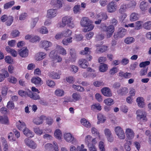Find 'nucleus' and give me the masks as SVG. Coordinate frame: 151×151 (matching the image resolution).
I'll return each instance as SVG.
<instances>
[{
	"label": "nucleus",
	"instance_id": "f257e3e1",
	"mask_svg": "<svg viewBox=\"0 0 151 151\" xmlns=\"http://www.w3.org/2000/svg\"><path fill=\"white\" fill-rule=\"evenodd\" d=\"M80 24L82 26L87 27L83 29V31L85 32L91 31L94 28L91 21L87 17H83L81 21Z\"/></svg>",
	"mask_w": 151,
	"mask_h": 151
},
{
	"label": "nucleus",
	"instance_id": "f03ea898",
	"mask_svg": "<svg viewBox=\"0 0 151 151\" xmlns=\"http://www.w3.org/2000/svg\"><path fill=\"white\" fill-rule=\"evenodd\" d=\"M72 20V18L70 16H66L63 17L62 19V23H60L59 27L63 28L67 24L70 28L74 27L75 25Z\"/></svg>",
	"mask_w": 151,
	"mask_h": 151
},
{
	"label": "nucleus",
	"instance_id": "7ed1b4c3",
	"mask_svg": "<svg viewBox=\"0 0 151 151\" xmlns=\"http://www.w3.org/2000/svg\"><path fill=\"white\" fill-rule=\"evenodd\" d=\"M127 30L123 28H119L117 32L114 33V38L116 40L119 38L123 37L126 33Z\"/></svg>",
	"mask_w": 151,
	"mask_h": 151
},
{
	"label": "nucleus",
	"instance_id": "20e7f679",
	"mask_svg": "<svg viewBox=\"0 0 151 151\" xmlns=\"http://www.w3.org/2000/svg\"><path fill=\"white\" fill-rule=\"evenodd\" d=\"M115 131L116 135L120 139H124L125 135L124 132L120 127H115Z\"/></svg>",
	"mask_w": 151,
	"mask_h": 151
},
{
	"label": "nucleus",
	"instance_id": "39448f33",
	"mask_svg": "<svg viewBox=\"0 0 151 151\" xmlns=\"http://www.w3.org/2000/svg\"><path fill=\"white\" fill-rule=\"evenodd\" d=\"M137 114V118L138 119L141 120L143 122H146L147 120V118L146 116V114L144 112L138 110L136 111Z\"/></svg>",
	"mask_w": 151,
	"mask_h": 151
},
{
	"label": "nucleus",
	"instance_id": "423d86ee",
	"mask_svg": "<svg viewBox=\"0 0 151 151\" xmlns=\"http://www.w3.org/2000/svg\"><path fill=\"white\" fill-rule=\"evenodd\" d=\"M64 137L65 139L68 142H72L73 144L76 143V139L70 133H65Z\"/></svg>",
	"mask_w": 151,
	"mask_h": 151
},
{
	"label": "nucleus",
	"instance_id": "0eeeda50",
	"mask_svg": "<svg viewBox=\"0 0 151 151\" xmlns=\"http://www.w3.org/2000/svg\"><path fill=\"white\" fill-rule=\"evenodd\" d=\"M53 147H52L53 145L50 143H47L45 146V147L47 150H51L53 151H58V149L57 144L56 143L54 142H53Z\"/></svg>",
	"mask_w": 151,
	"mask_h": 151
},
{
	"label": "nucleus",
	"instance_id": "6e6552de",
	"mask_svg": "<svg viewBox=\"0 0 151 151\" xmlns=\"http://www.w3.org/2000/svg\"><path fill=\"white\" fill-rule=\"evenodd\" d=\"M52 43L51 42L47 40L41 41L40 43V47L41 48H44L46 50L47 48L52 46Z\"/></svg>",
	"mask_w": 151,
	"mask_h": 151
},
{
	"label": "nucleus",
	"instance_id": "1a4fd4ad",
	"mask_svg": "<svg viewBox=\"0 0 151 151\" xmlns=\"http://www.w3.org/2000/svg\"><path fill=\"white\" fill-rule=\"evenodd\" d=\"M116 3L113 1L110 2L107 6V9L109 12H113L116 10Z\"/></svg>",
	"mask_w": 151,
	"mask_h": 151
},
{
	"label": "nucleus",
	"instance_id": "9d476101",
	"mask_svg": "<svg viewBox=\"0 0 151 151\" xmlns=\"http://www.w3.org/2000/svg\"><path fill=\"white\" fill-rule=\"evenodd\" d=\"M85 141L86 144L87 145L93 143L96 144L97 143L96 139L92 138L91 136L89 135L86 136Z\"/></svg>",
	"mask_w": 151,
	"mask_h": 151
},
{
	"label": "nucleus",
	"instance_id": "9b49d317",
	"mask_svg": "<svg viewBox=\"0 0 151 151\" xmlns=\"http://www.w3.org/2000/svg\"><path fill=\"white\" fill-rule=\"evenodd\" d=\"M114 31V27L113 25H110L107 26L106 32H107V38L110 37Z\"/></svg>",
	"mask_w": 151,
	"mask_h": 151
},
{
	"label": "nucleus",
	"instance_id": "f8f14e48",
	"mask_svg": "<svg viewBox=\"0 0 151 151\" xmlns=\"http://www.w3.org/2000/svg\"><path fill=\"white\" fill-rule=\"evenodd\" d=\"M102 93L104 96L110 97L112 96V93L110 88L108 87H104L101 89Z\"/></svg>",
	"mask_w": 151,
	"mask_h": 151
},
{
	"label": "nucleus",
	"instance_id": "ddd939ff",
	"mask_svg": "<svg viewBox=\"0 0 151 151\" xmlns=\"http://www.w3.org/2000/svg\"><path fill=\"white\" fill-rule=\"evenodd\" d=\"M46 118V116L41 115L40 118H36L33 120V122L35 124L38 125L42 124L43 122V119Z\"/></svg>",
	"mask_w": 151,
	"mask_h": 151
},
{
	"label": "nucleus",
	"instance_id": "4468645a",
	"mask_svg": "<svg viewBox=\"0 0 151 151\" xmlns=\"http://www.w3.org/2000/svg\"><path fill=\"white\" fill-rule=\"evenodd\" d=\"M78 64L80 67L86 68L88 66V63L86 59H82L79 60Z\"/></svg>",
	"mask_w": 151,
	"mask_h": 151
},
{
	"label": "nucleus",
	"instance_id": "2eb2a0df",
	"mask_svg": "<svg viewBox=\"0 0 151 151\" xmlns=\"http://www.w3.org/2000/svg\"><path fill=\"white\" fill-rule=\"evenodd\" d=\"M28 96L34 100H39L40 99L39 94L35 92H33L30 90L28 93Z\"/></svg>",
	"mask_w": 151,
	"mask_h": 151
},
{
	"label": "nucleus",
	"instance_id": "dca6fc26",
	"mask_svg": "<svg viewBox=\"0 0 151 151\" xmlns=\"http://www.w3.org/2000/svg\"><path fill=\"white\" fill-rule=\"evenodd\" d=\"M125 133L126 137L128 139H132L133 138L134 133L131 129L129 128L126 129Z\"/></svg>",
	"mask_w": 151,
	"mask_h": 151
},
{
	"label": "nucleus",
	"instance_id": "f3484780",
	"mask_svg": "<svg viewBox=\"0 0 151 151\" xmlns=\"http://www.w3.org/2000/svg\"><path fill=\"white\" fill-rule=\"evenodd\" d=\"M57 11L55 9H51L47 12V17L48 18H53L56 15Z\"/></svg>",
	"mask_w": 151,
	"mask_h": 151
},
{
	"label": "nucleus",
	"instance_id": "a211bd4d",
	"mask_svg": "<svg viewBox=\"0 0 151 151\" xmlns=\"http://www.w3.org/2000/svg\"><path fill=\"white\" fill-rule=\"evenodd\" d=\"M28 50L27 48H24L19 51V54L22 57H25L28 55Z\"/></svg>",
	"mask_w": 151,
	"mask_h": 151
},
{
	"label": "nucleus",
	"instance_id": "6ab92c4d",
	"mask_svg": "<svg viewBox=\"0 0 151 151\" xmlns=\"http://www.w3.org/2000/svg\"><path fill=\"white\" fill-rule=\"evenodd\" d=\"M136 102L137 103L138 106L141 108H143L145 105L144 100L143 97H138L136 99Z\"/></svg>",
	"mask_w": 151,
	"mask_h": 151
},
{
	"label": "nucleus",
	"instance_id": "aec40b11",
	"mask_svg": "<svg viewBox=\"0 0 151 151\" xmlns=\"http://www.w3.org/2000/svg\"><path fill=\"white\" fill-rule=\"evenodd\" d=\"M117 92L119 95L124 96L128 93V90L126 87L122 88L118 90Z\"/></svg>",
	"mask_w": 151,
	"mask_h": 151
},
{
	"label": "nucleus",
	"instance_id": "412c9836",
	"mask_svg": "<svg viewBox=\"0 0 151 151\" xmlns=\"http://www.w3.org/2000/svg\"><path fill=\"white\" fill-rule=\"evenodd\" d=\"M55 49L57 51L63 55H65L66 54L67 52L66 50L62 47L58 45H56Z\"/></svg>",
	"mask_w": 151,
	"mask_h": 151
},
{
	"label": "nucleus",
	"instance_id": "4be33fe9",
	"mask_svg": "<svg viewBox=\"0 0 151 151\" xmlns=\"http://www.w3.org/2000/svg\"><path fill=\"white\" fill-rule=\"evenodd\" d=\"M31 81L36 85H41L42 81L41 78L38 77H33L31 79Z\"/></svg>",
	"mask_w": 151,
	"mask_h": 151
},
{
	"label": "nucleus",
	"instance_id": "5701e85b",
	"mask_svg": "<svg viewBox=\"0 0 151 151\" xmlns=\"http://www.w3.org/2000/svg\"><path fill=\"white\" fill-rule=\"evenodd\" d=\"M23 132L24 134L28 137H32L34 136V133L27 128L23 130Z\"/></svg>",
	"mask_w": 151,
	"mask_h": 151
},
{
	"label": "nucleus",
	"instance_id": "b1692460",
	"mask_svg": "<svg viewBox=\"0 0 151 151\" xmlns=\"http://www.w3.org/2000/svg\"><path fill=\"white\" fill-rule=\"evenodd\" d=\"M81 122L83 125L86 127L89 128L91 127V124L90 122L85 118L82 119Z\"/></svg>",
	"mask_w": 151,
	"mask_h": 151
},
{
	"label": "nucleus",
	"instance_id": "393cba45",
	"mask_svg": "<svg viewBox=\"0 0 151 151\" xmlns=\"http://www.w3.org/2000/svg\"><path fill=\"white\" fill-rule=\"evenodd\" d=\"M148 3L145 1L141 2L140 4V8L142 11H145L147 9Z\"/></svg>",
	"mask_w": 151,
	"mask_h": 151
},
{
	"label": "nucleus",
	"instance_id": "a878e982",
	"mask_svg": "<svg viewBox=\"0 0 151 151\" xmlns=\"http://www.w3.org/2000/svg\"><path fill=\"white\" fill-rule=\"evenodd\" d=\"M119 76L120 77H123L125 78H128L131 77V74L129 73H124L120 71L119 73Z\"/></svg>",
	"mask_w": 151,
	"mask_h": 151
},
{
	"label": "nucleus",
	"instance_id": "bb28decb",
	"mask_svg": "<svg viewBox=\"0 0 151 151\" xmlns=\"http://www.w3.org/2000/svg\"><path fill=\"white\" fill-rule=\"evenodd\" d=\"M46 54L43 52H40L38 53L36 55L37 59L39 60H40L45 58L46 57Z\"/></svg>",
	"mask_w": 151,
	"mask_h": 151
},
{
	"label": "nucleus",
	"instance_id": "cd10ccee",
	"mask_svg": "<svg viewBox=\"0 0 151 151\" xmlns=\"http://www.w3.org/2000/svg\"><path fill=\"white\" fill-rule=\"evenodd\" d=\"M19 123L17 125V127L19 130H24L26 128L25 124L23 122H21L20 120L19 121Z\"/></svg>",
	"mask_w": 151,
	"mask_h": 151
},
{
	"label": "nucleus",
	"instance_id": "c85d7f7f",
	"mask_svg": "<svg viewBox=\"0 0 151 151\" xmlns=\"http://www.w3.org/2000/svg\"><path fill=\"white\" fill-rule=\"evenodd\" d=\"M139 18V16L138 14L135 13H133L130 15V19L131 21H134L138 20Z\"/></svg>",
	"mask_w": 151,
	"mask_h": 151
},
{
	"label": "nucleus",
	"instance_id": "c756f323",
	"mask_svg": "<svg viewBox=\"0 0 151 151\" xmlns=\"http://www.w3.org/2000/svg\"><path fill=\"white\" fill-rule=\"evenodd\" d=\"M97 117L99 122L101 123H104L106 120V117L101 113L99 114H98Z\"/></svg>",
	"mask_w": 151,
	"mask_h": 151
},
{
	"label": "nucleus",
	"instance_id": "7c9ffc66",
	"mask_svg": "<svg viewBox=\"0 0 151 151\" xmlns=\"http://www.w3.org/2000/svg\"><path fill=\"white\" fill-rule=\"evenodd\" d=\"M91 52L90 50V48L88 47H86L84 48V50L81 51L80 53L82 55H87L88 54H90Z\"/></svg>",
	"mask_w": 151,
	"mask_h": 151
},
{
	"label": "nucleus",
	"instance_id": "2f4dec72",
	"mask_svg": "<svg viewBox=\"0 0 151 151\" xmlns=\"http://www.w3.org/2000/svg\"><path fill=\"white\" fill-rule=\"evenodd\" d=\"M91 110L95 111V109H97L99 111H101V106L99 103L93 104L91 106Z\"/></svg>",
	"mask_w": 151,
	"mask_h": 151
},
{
	"label": "nucleus",
	"instance_id": "473e14b6",
	"mask_svg": "<svg viewBox=\"0 0 151 151\" xmlns=\"http://www.w3.org/2000/svg\"><path fill=\"white\" fill-rule=\"evenodd\" d=\"M104 102L106 105L108 106H111L114 103V101L113 99L110 98H109L105 99L104 101Z\"/></svg>",
	"mask_w": 151,
	"mask_h": 151
},
{
	"label": "nucleus",
	"instance_id": "72a5a7b5",
	"mask_svg": "<svg viewBox=\"0 0 151 151\" xmlns=\"http://www.w3.org/2000/svg\"><path fill=\"white\" fill-rule=\"evenodd\" d=\"M55 93V95L58 96H62L64 95V92L62 89H56Z\"/></svg>",
	"mask_w": 151,
	"mask_h": 151
},
{
	"label": "nucleus",
	"instance_id": "f704fd0d",
	"mask_svg": "<svg viewBox=\"0 0 151 151\" xmlns=\"http://www.w3.org/2000/svg\"><path fill=\"white\" fill-rule=\"evenodd\" d=\"M14 1H13L6 3L4 5V9H7L11 7L14 4Z\"/></svg>",
	"mask_w": 151,
	"mask_h": 151
},
{
	"label": "nucleus",
	"instance_id": "c9c22d12",
	"mask_svg": "<svg viewBox=\"0 0 151 151\" xmlns=\"http://www.w3.org/2000/svg\"><path fill=\"white\" fill-rule=\"evenodd\" d=\"M72 87L74 89L80 92H83L84 91V88L80 86H76L75 85H73Z\"/></svg>",
	"mask_w": 151,
	"mask_h": 151
},
{
	"label": "nucleus",
	"instance_id": "e433bc0d",
	"mask_svg": "<svg viewBox=\"0 0 151 151\" xmlns=\"http://www.w3.org/2000/svg\"><path fill=\"white\" fill-rule=\"evenodd\" d=\"M70 54L71 58L73 59V61H75L76 58V53L74 49L71 48L70 50Z\"/></svg>",
	"mask_w": 151,
	"mask_h": 151
},
{
	"label": "nucleus",
	"instance_id": "4c0bfd02",
	"mask_svg": "<svg viewBox=\"0 0 151 151\" xmlns=\"http://www.w3.org/2000/svg\"><path fill=\"white\" fill-rule=\"evenodd\" d=\"M72 37L68 38L67 39H64L63 40L62 42L63 45H67L68 43L72 42Z\"/></svg>",
	"mask_w": 151,
	"mask_h": 151
},
{
	"label": "nucleus",
	"instance_id": "58836bf2",
	"mask_svg": "<svg viewBox=\"0 0 151 151\" xmlns=\"http://www.w3.org/2000/svg\"><path fill=\"white\" fill-rule=\"evenodd\" d=\"M144 29L147 30L151 29V21H149L145 23L143 25Z\"/></svg>",
	"mask_w": 151,
	"mask_h": 151
},
{
	"label": "nucleus",
	"instance_id": "ea45409f",
	"mask_svg": "<svg viewBox=\"0 0 151 151\" xmlns=\"http://www.w3.org/2000/svg\"><path fill=\"white\" fill-rule=\"evenodd\" d=\"M54 134L55 137L56 138L58 139H61L62 134L61 131L60 129H57L56 130Z\"/></svg>",
	"mask_w": 151,
	"mask_h": 151
},
{
	"label": "nucleus",
	"instance_id": "a19ab883",
	"mask_svg": "<svg viewBox=\"0 0 151 151\" xmlns=\"http://www.w3.org/2000/svg\"><path fill=\"white\" fill-rule=\"evenodd\" d=\"M127 9V4H123L121 6L120 8L119 9V12L120 13L122 14L125 12L126 11Z\"/></svg>",
	"mask_w": 151,
	"mask_h": 151
},
{
	"label": "nucleus",
	"instance_id": "79ce46f5",
	"mask_svg": "<svg viewBox=\"0 0 151 151\" xmlns=\"http://www.w3.org/2000/svg\"><path fill=\"white\" fill-rule=\"evenodd\" d=\"M107 65L106 64H101L99 66V70L101 72L106 71L107 69Z\"/></svg>",
	"mask_w": 151,
	"mask_h": 151
},
{
	"label": "nucleus",
	"instance_id": "37998d69",
	"mask_svg": "<svg viewBox=\"0 0 151 151\" xmlns=\"http://www.w3.org/2000/svg\"><path fill=\"white\" fill-rule=\"evenodd\" d=\"M63 37H67L70 36L72 34V31L68 29L66 31L62 32Z\"/></svg>",
	"mask_w": 151,
	"mask_h": 151
},
{
	"label": "nucleus",
	"instance_id": "c03bdc74",
	"mask_svg": "<svg viewBox=\"0 0 151 151\" xmlns=\"http://www.w3.org/2000/svg\"><path fill=\"white\" fill-rule=\"evenodd\" d=\"M30 90H28L27 91H25L23 90H20L18 91V94L22 97L26 96H28V93Z\"/></svg>",
	"mask_w": 151,
	"mask_h": 151
},
{
	"label": "nucleus",
	"instance_id": "a18cd8bd",
	"mask_svg": "<svg viewBox=\"0 0 151 151\" xmlns=\"http://www.w3.org/2000/svg\"><path fill=\"white\" fill-rule=\"evenodd\" d=\"M2 144L4 146V151H7L8 149V145L6 140L4 139H2Z\"/></svg>",
	"mask_w": 151,
	"mask_h": 151
},
{
	"label": "nucleus",
	"instance_id": "49530a36",
	"mask_svg": "<svg viewBox=\"0 0 151 151\" xmlns=\"http://www.w3.org/2000/svg\"><path fill=\"white\" fill-rule=\"evenodd\" d=\"M72 97L76 101H77L81 99L80 95L77 93H74L72 95Z\"/></svg>",
	"mask_w": 151,
	"mask_h": 151
},
{
	"label": "nucleus",
	"instance_id": "de8ad7c7",
	"mask_svg": "<svg viewBox=\"0 0 151 151\" xmlns=\"http://www.w3.org/2000/svg\"><path fill=\"white\" fill-rule=\"evenodd\" d=\"M50 76L54 79H59L60 77V76L58 73L54 72H51L50 74Z\"/></svg>",
	"mask_w": 151,
	"mask_h": 151
},
{
	"label": "nucleus",
	"instance_id": "09e8293b",
	"mask_svg": "<svg viewBox=\"0 0 151 151\" xmlns=\"http://www.w3.org/2000/svg\"><path fill=\"white\" fill-rule=\"evenodd\" d=\"M1 118L0 119V122L2 124H9L8 119L7 116H4L3 117L1 116Z\"/></svg>",
	"mask_w": 151,
	"mask_h": 151
},
{
	"label": "nucleus",
	"instance_id": "8fccbe9b",
	"mask_svg": "<svg viewBox=\"0 0 151 151\" xmlns=\"http://www.w3.org/2000/svg\"><path fill=\"white\" fill-rule=\"evenodd\" d=\"M14 20L13 17L12 16H9L8 17L7 19V22L6 24L7 26H10L12 24Z\"/></svg>",
	"mask_w": 151,
	"mask_h": 151
},
{
	"label": "nucleus",
	"instance_id": "3c124183",
	"mask_svg": "<svg viewBox=\"0 0 151 151\" xmlns=\"http://www.w3.org/2000/svg\"><path fill=\"white\" fill-rule=\"evenodd\" d=\"M131 142L130 141H127L124 145V149L127 151H129L131 150V148L129 146L131 144Z\"/></svg>",
	"mask_w": 151,
	"mask_h": 151
},
{
	"label": "nucleus",
	"instance_id": "603ef678",
	"mask_svg": "<svg viewBox=\"0 0 151 151\" xmlns=\"http://www.w3.org/2000/svg\"><path fill=\"white\" fill-rule=\"evenodd\" d=\"M134 39L132 37H128L126 38L124 40V42L127 44H130L134 42Z\"/></svg>",
	"mask_w": 151,
	"mask_h": 151
},
{
	"label": "nucleus",
	"instance_id": "864d4df0",
	"mask_svg": "<svg viewBox=\"0 0 151 151\" xmlns=\"http://www.w3.org/2000/svg\"><path fill=\"white\" fill-rule=\"evenodd\" d=\"M39 31L42 34H47L48 30L46 27H42L38 29Z\"/></svg>",
	"mask_w": 151,
	"mask_h": 151
},
{
	"label": "nucleus",
	"instance_id": "5fc2aeb1",
	"mask_svg": "<svg viewBox=\"0 0 151 151\" xmlns=\"http://www.w3.org/2000/svg\"><path fill=\"white\" fill-rule=\"evenodd\" d=\"M5 60L6 63L9 64H12L13 62V59L9 56H6Z\"/></svg>",
	"mask_w": 151,
	"mask_h": 151
},
{
	"label": "nucleus",
	"instance_id": "6e6d98bb",
	"mask_svg": "<svg viewBox=\"0 0 151 151\" xmlns=\"http://www.w3.org/2000/svg\"><path fill=\"white\" fill-rule=\"evenodd\" d=\"M80 5H76L74 7L73 10L74 14H76L80 12Z\"/></svg>",
	"mask_w": 151,
	"mask_h": 151
},
{
	"label": "nucleus",
	"instance_id": "4d7b16f0",
	"mask_svg": "<svg viewBox=\"0 0 151 151\" xmlns=\"http://www.w3.org/2000/svg\"><path fill=\"white\" fill-rule=\"evenodd\" d=\"M93 84L94 86L98 87L104 85V83L103 81H95L94 82Z\"/></svg>",
	"mask_w": 151,
	"mask_h": 151
},
{
	"label": "nucleus",
	"instance_id": "13d9d810",
	"mask_svg": "<svg viewBox=\"0 0 151 151\" xmlns=\"http://www.w3.org/2000/svg\"><path fill=\"white\" fill-rule=\"evenodd\" d=\"M127 17V15L125 13L123 14L120 17L119 20L121 23L124 25L125 21V18Z\"/></svg>",
	"mask_w": 151,
	"mask_h": 151
},
{
	"label": "nucleus",
	"instance_id": "bf43d9fd",
	"mask_svg": "<svg viewBox=\"0 0 151 151\" xmlns=\"http://www.w3.org/2000/svg\"><path fill=\"white\" fill-rule=\"evenodd\" d=\"M95 144L93 143L88 145L90 151H97V149L94 145Z\"/></svg>",
	"mask_w": 151,
	"mask_h": 151
},
{
	"label": "nucleus",
	"instance_id": "052dcab7",
	"mask_svg": "<svg viewBox=\"0 0 151 151\" xmlns=\"http://www.w3.org/2000/svg\"><path fill=\"white\" fill-rule=\"evenodd\" d=\"M143 22L142 21H137L135 23V29L137 30L139 29L141 27Z\"/></svg>",
	"mask_w": 151,
	"mask_h": 151
},
{
	"label": "nucleus",
	"instance_id": "680f3d73",
	"mask_svg": "<svg viewBox=\"0 0 151 151\" xmlns=\"http://www.w3.org/2000/svg\"><path fill=\"white\" fill-rule=\"evenodd\" d=\"M98 16V17H99L101 20H106L107 18V16L105 13H102L99 16Z\"/></svg>",
	"mask_w": 151,
	"mask_h": 151
},
{
	"label": "nucleus",
	"instance_id": "e2e57ef3",
	"mask_svg": "<svg viewBox=\"0 0 151 151\" xmlns=\"http://www.w3.org/2000/svg\"><path fill=\"white\" fill-rule=\"evenodd\" d=\"M150 63L149 61H146L141 62L139 65V66L140 68H144L145 66L149 65Z\"/></svg>",
	"mask_w": 151,
	"mask_h": 151
},
{
	"label": "nucleus",
	"instance_id": "0e129e2a",
	"mask_svg": "<svg viewBox=\"0 0 151 151\" xmlns=\"http://www.w3.org/2000/svg\"><path fill=\"white\" fill-rule=\"evenodd\" d=\"M30 143L28 145V146L33 149H35L37 146V144L32 140H30Z\"/></svg>",
	"mask_w": 151,
	"mask_h": 151
},
{
	"label": "nucleus",
	"instance_id": "69168bd1",
	"mask_svg": "<svg viewBox=\"0 0 151 151\" xmlns=\"http://www.w3.org/2000/svg\"><path fill=\"white\" fill-rule=\"evenodd\" d=\"M40 38L38 36H35L32 37L30 41L32 42H34L37 41H39Z\"/></svg>",
	"mask_w": 151,
	"mask_h": 151
},
{
	"label": "nucleus",
	"instance_id": "338daca9",
	"mask_svg": "<svg viewBox=\"0 0 151 151\" xmlns=\"http://www.w3.org/2000/svg\"><path fill=\"white\" fill-rule=\"evenodd\" d=\"M99 147L101 151H105L104 143L102 141H100L99 144Z\"/></svg>",
	"mask_w": 151,
	"mask_h": 151
},
{
	"label": "nucleus",
	"instance_id": "774afa93",
	"mask_svg": "<svg viewBox=\"0 0 151 151\" xmlns=\"http://www.w3.org/2000/svg\"><path fill=\"white\" fill-rule=\"evenodd\" d=\"M34 131L36 134H37L41 135L43 133L42 130L40 129L39 128H35L34 129Z\"/></svg>",
	"mask_w": 151,
	"mask_h": 151
}]
</instances>
